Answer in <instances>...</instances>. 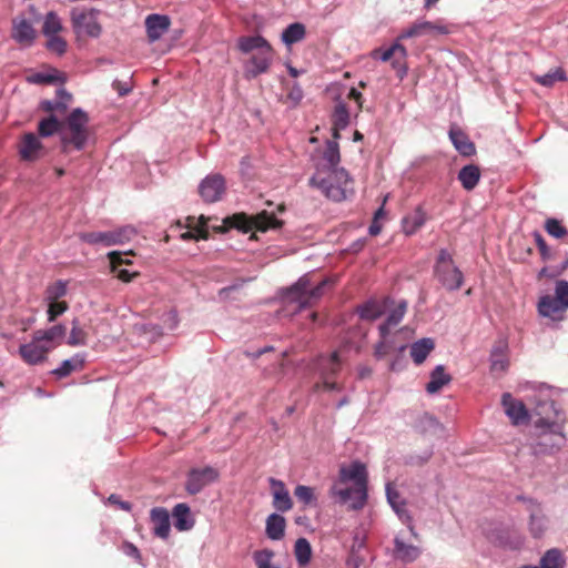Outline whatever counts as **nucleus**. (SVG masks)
<instances>
[{
  "label": "nucleus",
  "instance_id": "f03ea898",
  "mask_svg": "<svg viewBox=\"0 0 568 568\" xmlns=\"http://www.w3.org/2000/svg\"><path fill=\"white\" fill-rule=\"evenodd\" d=\"M315 172L310 179V185L321 191L328 200L342 202L352 191L353 180L348 172L339 168L341 153L336 141H326L323 149H317L311 156Z\"/></svg>",
  "mask_w": 568,
  "mask_h": 568
},
{
  "label": "nucleus",
  "instance_id": "20e7f679",
  "mask_svg": "<svg viewBox=\"0 0 568 568\" xmlns=\"http://www.w3.org/2000/svg\"><path fill=\"white\" fill-rule=\"evenodd\" d=\"M329 284L331 281L328 278H323L314 284L312 276L304 274L296 283L286 288L284 298L288 305L293 306L294 313L301 312L320 301Z\"/></svg>",
  "mask_w": 568,
  "mask_h": 568
},
{
  "label": "nucleus",
  "instance_id": "4be33fe9",
  "mask_svg": "<svg viewBox=\"0 0 568 568\" xmlns=\"http://www.w3.org/2000/svg\"><path fill=\"white\" fill-rule=\"evenodd\" d=\"M273 494V506L277 511H288L292 506V498L284 483L280 479L271 477L268 479Z\"/></svg>",
  "mask_w": 568,
  "mask_h": 568
},
{
  "label": "nucleus",
  "instance_id": "dca6fc26",
  "mask_svg": "<svg viewBox=\"0 0 568 568\" xmlns=\"http://www.w3.org/2000/svg\"><path fill=\"white\" fill-rule=\"evenodd\" d=\"M224 192L225 180L221 174L207 175L199 185V193L206 203L220 201Z\"/></svg>",
  "mask_w": 568,
  "mask_h": 568
},
{
  "label": "nucleus",
  "instance_id": "9d476101",
  "mask_svg": "<svg viewBox=\"0 0 568 568\" xmlns=\"http://www.w3.org/2000/svg\"><path fill=\"white\" fill-rule=\"evenodd\" d=\"M318 368L322 376V384H316L315 388L318 392H342V386L331 381V377L335 375L341 368V359L338 352H333L329 356H322L318 362Z\"/></svg>",
  "mask_w": 568,
  "mask_h": 568
},
{
  "label": "nucleus",
  "instance_id": "1a4fd4ad",
  "mask_svg": "<svg viewBox=\"0 0 568 568\" xmlns=\"http://www.w3.org/2000/svg\"><path fill=\"white\" fill-rule=\"evenodd\" d=\"M135 235V227L124 225L111 231L80 233L79 239L91 245L113 246L130 242Z\"/></svg>",
  "mask_w": 568,
  "mask_h": 568
},
{
  "label": "nucleus",
  "instance_id": "ea45409f",
  "mask_svg": "<svg viewBox=\"0 0 568 568\" xmlns=\"http://www.w3.org/2000/svg\"><path fill=\"white\" fill-rule=\"evenodd\" d=\"M239 50L243 53H250L254 50H270L271 44L262 36L242 37L237 41Z\"/></svg>",
  "mask_w": 568,
  "mask_h": 568
},
{
  "label": "nucleus",
  "instance_id": "69168bd1",
  "mask_svg": "<svg viewBox=\"0 0 568 568\" xmlns=\"http://www.w3.org/2000/svg\"><path fill=\"white\" fill-rule=\"evenodd\" d=\"M287 98L294 103V104H297L301 102V100L303 99V90L302 88L300 87V84L297 82H295L292 87V89L290 90L288 94H287Z\"/></svg>",
  "mask_w": 568,
  "mask_h": 568
},
{
  "label": "nucleus",
  "instance_id": "412c9836",
  "mask_svg": "<svg viewBox=\"0 0 568 568\" xmlns=\"http://www.w3.org/2000/svg\"><path fill=\"white\" fill-rule=\"evenodd\" d=\"M273 50L260 51L256 54H253L251 59L245 64V74L246 78H256L257 75L265 73L272 62Z\"/></svg>",
  "mask_w": 568,
  "mask_h": 568
},
{
  "label": "nucleus",
  "instance_id": "4d7b16f0",
  "mask_svg": "<svg viewBox=\"0 0 568 568\" xmlns=\"http://www.w3.org/2000/svg\"><path fill=\"white\" fill-rule=\"evenodd\" d=\"M68 344L71 346L84 345L85 344V334L79 327V321L73 320L72 328L68 338Z\"/></svg>",
  "mask_w": 568,
  "mask_h": 568
},
{
  "label": "nucleus",
  "instance_id": "a19ab883",
  "mask_svg": "<svg viewBox=\"0 0 568 568\" xmlns=\"http://www.w3.org/2000/svg\"><path fill=\"white\" fill-rule=\"evenodd\" d=\"M381 339L376 343L374 347V357L378 361L383 359L385 356L390 354L393 351H398L399 353L404 352L406 346L400 345L396 347L395 343L389 336V333H386L384 335H379Z\"/></svg>",
  "mask_w": 568,
  "mask_h": 568
},
{
  "label": "nucleus",
  "instance_id": "3c124183",
  "mask_svg": "<svg viewBox=\"0 0 568 568\" xmlns=\"http://www.w3.org/2000/svg\"><path fill=\"white\" fill-rule=\"evenodd\" d=\"M294 495L305 506H315L316 497L314 488L305 485H297L294 489Z\"/></svg>",
  "mask_w": 568,
  "mask_h": 568
},
{
  "label": "nucleus",
  "instance_id": "680f3d73",
  "mask_svg": "<svg viewBox=\"0 0 568 568\" xmlns=\"http://www.w3.org/2000/svg\"><path fill=\"white\" fill-rule=\"evenodd\" d=\"M163 324L170 331L175 329L178 327V325H179L178 312L174 311V310H171V311L166 312L163 315Z\"/></svg>",
  "mask_w": 568,
  "mask_h": 568
},
{
  "label": "nucleus",
  "instance_id": "cd10ccee",
  "mask_svg": "<svg viewBox=\"0 0 568 568\" xmlns=\"http://www.w3.org/2000/svg\"><path fill=\"white\" fill-rule=\"evenodd\" d=\"M67 334V326L63 324L53 325L47 329H38L34 332L37 341L42 342L44 345H52V348L57 343L61 342Z\"/></svg>",
  "mask_w": 568,
  "mask_h": 568
},
{
  "label": "nucleus",
  "instance_id": "603ef678",
  "mask_svg": "<svg viewBox=\"0 0 568 568\" xmlns=\"http://www.w3.org/2000/svg\"><path fill=\"white\" fill-rule=\"evenodd\" d=\"M274 555V551L271 549H262L253 554V559L257 568H280L272 564Z\"/></svg>",
  "mask_w": 568,
  "mask_h": 568
},
{
  "label": "nucleus",
  "instance_id": "58836bf2",
  "mask_svg": "<svg viewBox=\"0 0 568 568\" xmlns=\"http://www.w3.org/2000/svg\"><path fill=\"white\" fill-rule=\"evenodd\" d=\"M507 346L500 344L495 346L490 353V371L493 373H504L509 366V359L506 354Z\"/></svg>",
  "mask_w": 568,
  "mask_h": 568
},
{
  "label": "nucleus",
  "instance_id": "bf43d9fd",
  "mask_svg": "<svg viewBox=\"0 0 568 568\" xmlns=\"http://www.w3.org/2000/svg\"><path fill=\"white\" fill-rule=\"evenodd\" d=\"M54 101L60 106V114H63L68 110V108L72 101V95L65 89L60 88L57 90Z\"/></svg>",
  "mask_w": 568,
  "mask_h": 568
},
{
  "label": "nucleus",
  "instance_id": "6e6552de",
  "mask_svg": "<svg viewBox=\"0 0 568 568\" xmlns=\"http://www.w3.org/2000/svg\"><path fill=\"white\" fill-rule=\"evenodd\" d=\"M352 481L357 487V498L355 507H365L368 498V474L366 466L359 462H352L349 465L339 467L338 483L347 484Z\"/></svg>",
  "mask_w": 568,
  "mask_h": 568
},
{
  "label": "nucleus",
  "instance_id": "72a5a7b5",
  "mask_svg": "<svg viewBox=\"0 0 568 568\" xmlns=\"http://www.w3.org/2000/svg\"><path fill=\"white\" fill-rule=\"evenodd\" d=\"M449 139L455 146V149L463 156H471L476 152L475 144L469 140V138L462 131L452 129L449 131Z\"/></svg>",
  "mask_w": 568,
  "mask_h": 568
},
{
  "label": "nucleus",
  "instance_id": "f704fd0d",
  "mask_svg": "<svg viewBox=\"0 0 568 568\" xmlns=\"http://www.w3.org/2000/svg\"><path fill=\"white\" fill-rule=\"evenodd\" d=\"M480 176V170L476 164H467L460 169L457 179L465 190L471 191L479 183Z\"/></svg>",
  "mask_w": 568,
  "mask_h": 568
},
{
  "label": "nucleus",
  "instance_id": "7ed1b4c3",
  "mask_svg": "<svg viewBox=\"0 0 568 568\" xmlns=\"http://www.w3.org/2000/svg\"><path fill=\"white\" fill-rule=\"evenodd\" d=\"M89 115L81 109H73L69 115L62 120L61 129V151L69 153L72 150L82 151L89 140Z\"/></svg>",
  "mask_w": 568,
  "mask_h": 568
},
{
  "label": "nucleus",
  "instance_id": "bb28decb",
  "mask_svg": "<svg viewBox=\"0 0 568 568\" xmlns=\"http://www.w3.org/2000/svg\"><path fill=\"white\" fill-rule=\"evenodd\" d=\"M329 496L335 499V501L339 505H348V509L351 510H361L364 507H355L356 498H357V487L354 486L352 488H341L335 483L329 488Z\"/></svg>",
  "mask_w": 568,
  "mask_h": 568
},
{
  "label": "nucleus",
  "instance_id": "473e14b6",
  "mask_svg": "<svg viewBox=\"0 0 568 568\" xmlns=\"http://www.w3.org/2000/svg\"><path fill=\"white\" fill-rule=\"evenodd\" d=\"M427 220V214L419 205L410 214L403 219V231L407 235L415 234Z\"/></svg>",
  "mask_w": 568,
  "mask_h": 568
},
{
  "label": "nucleus",
  "instance_id": "0e129e2a",
  "mask_svg": "<svg viewBox=\"0 0 568 568\" xmlns=\"http://www.w3.org/2000/svg\"><path fill=\"white\" fill-rule=\"evenodd\" d=\"M40 108L45 111V112H49L51 114H54L58 116V114H60V106L59 104L54 101V99L52 100H43L41 101L40 103Z\"/></svg>",
  "mask_w": 568,
  "mask_h": 568
},
{
  "label": "nucleus",
  "instance_id": "c9c22d12",
  "mask_svg": "<svg viewBox=\"0 0 568 568\" xmlns=\"http://www.w3.org/2000/svg\"><path fill=\"white\" fill-rule=\"evenodd\" d=\"M435 343L429 337L420 338L410 345V357L416 365L425 362L429 353L434 349Z\"/></svg>",
  "mask_w": 568,
  "mask_h": 568
},
{
  "label": "nucleus",
  "instance_id": "2f4dec72",
  "mask_svg": "<svg viewBox=\"0 0 568 568\" xmlns=\"http://www.w3.org/2000/svg\"><path fill=\"white\" fill-rule=\"evenodd\" d=\"M452 381V376L446 373L444 365H437L429 375V382L426 384V392L428 394H435L439 392L444 386L448 385Z\"/></svg>",
  "mask_w": 568,
  "mask_h": 568
},
{
  "label": "nucleus",
  "instance_id": "ddd939ff",
  "mask_svg": "<svg viewBox=\"0 0 568 568\" xmlns=\"http://www.w3.org/2000/svg\"><path fill=\"white\" fill-rule=\"evenodd\" d=\"M449 32L447 26L439 21L432 22L427 20H416L408 28L404 29L398 36V40L412 38H423L433 34H447Z\"/></svg>",
  "mask_w": 568,
  "mask_h": 568
},
{
  "label": "nucleus",
  "instance_id": "37998d69",
  "mask_svg": "<svg viewBox=\"0 0 568 568\" xmlns=\"http://www.w3.org/2000/svg\"><path fill=\"white\" fill-rule=\"evenodd\" d=\"M62 121L55 114H50L48 118L42 119L38 124L39 136L49 138L54 133L59 134L61 139Z\"/></svg>",
  "mask_w": 568,
  "mask_h": 568
},
{
  "label": "nucleus",
  "instance_id": "e2e57ef3",
  "mask_svg": "<svg viewBox=\"0 0 568 568\" xmlns=\"http://www.w3.org/2000/svg\"><path fill=\"white\" fill-rule=\"evenodd\" d=\"M394 57V52L392 45L387 49H375L372 52V58L375 60H381L383 62L389 61Z\"/></svg>",
  "mask_w": 568,
  "mask_h": 568
},
{
  "label": "nucleus",
  "instance_id": "f257e3e1",
  "mask_svg": "<svg viewBox=\"0 0 568 568\" xmlns=\"http://www.w3.org/2000/svg\"><path fill=\"white\" fill-rule=\"evenodd\" d=\"M526 389V400L531 406L530 409L510 393L501 396L504 412L514 425L528 424L534 416L538 417L535 426H559L565 423L564 413L554 399L552 387L542 383H530Z\"/></svg>",
  "mask_w": 568,
  "mask_h": 568
},
{
  "label": "nucleus",
  "instance_id": "393cba45",
  "mask_svg": "<svg viewBox=\"0 0 568 568\" xmlns=\"http://www.w3.org/2000/svg\"><path fill=\"white\" fill-rule=\"evenodd\" d=\"M150 518L153 534L161 539H168L171 530L169 511L163 507H154L151 509Z\"/></svg>",
  "mask_w": 568,
  "mask_h": 568
},
{
  "label": "nucleus",
  "instance_id": "f3484780",
  "mask_svg": "<svg viewBox=\"0 0 568 568\" xmlns=\"http://www.w3.org/2000/svg\"><path fill=\"white\" fill-rule=\"evenodd\" d=\"M386 497L392 509L396 513L402 523L406 524L410 534L417 537L413 525V518L406 508V501L400 498L398 491L393 487L390 483L386 484Z\"/></svg>",
  "mask_w": 568,
  "mask_h": 568
},
{
  "label": "nucleus",
  "instance_id": "a18cd8bd",
  "mask_svg": "<svg viewBox=\"0 0 568 568\" xmlns=\"http://www.w3.org/2000/svg\"><path fill=\"white\" fill-rule=\"evenodd\" d=\"M294 555H295L296 561L298 562V565L301 567L306 566L311 561L312 546L306 538L301 537L295 541Z\"/></svg>",
  "mask_w": 568,
  "mask_h": 568
},
{
  "label": "nucleus",
  "instance_id": "8fccbe9b",
  "mask_svg": "<svg viewBox=\"0 0 568 568\" xmlns=\"http://www.w3.org/2000/svg\"><path fill=\"white\" fill-rule=\"evenodd\" d=\"M62 29V23L58 14L53 11L47 13L43 22L42 32L45 37L55 36Z\"/></svg>",
  "mask_w": 568,
  "mask_h": 568
},
{
  "label": "nucleus",
  "instance_id": "13d9d810",
  "mask_svg": "<svg viewBox=\"0 0 568 568\" xmlns=\"http://www.w3.org/2000/svg\"><path fill=\"white\" fill-rule=\"evenodd\" d=\"M349 115L345 105L339 104L335 108L334 125L336 129H345L348 125Z\"/></svg>",
  "mask_w": 568,
  "mask_h": 568
},
{
  "label": "nucleus",
  "instance_id": "6ab92c4d",
  "mask_svg": "<svg viewBox=\"0 0 568 568\" xmlns=\"http://www.w3.org/2000/svg\"><path fill=\"white\" fill-rule=\"evenodd\" d=\"M541 432L538 435V442L535 445V453L550 454L558 449L565 443V435L561 434L559 428H539Z\"/></svg>",
  "mask_w": 568,
  "mask_h": 568
},
{
  "label": "nucleus",
  "instance_id": "2eb2a0df",
  "mask_svg": "<svg viewBox=\"0 0 568 568\" xmlns=\"http://www.w3.org/2000/svg\"><path fill=\"white\" fill-rule=\"evenodd\" d=\"M518 498L527 503V510L529 511L528 528L531 536L535 538L541 537L548 528V518L540 504L530 498Z\"/></svg>",
  "mask_w": 568,
  "mask_h": 568
},
{
  "label": "nucleus",
  "instance_id": "a211bd4d",
  "mask_svg": "<svg viewBox=\"0 0 568 568\" xmlns=\"http://www.w3.org/2000/svg\"><path fill=\"white\" fill-rule=\"evenodd\" d=\"M51 349L52 345H44L33 335L31 342L20 345L19 354L27 364L38 365L45 361L47 354Z\"/></svg>",
  "mask_w": 568,
  "mask_h": 568
},
{
  "label": "nucleus",
  "instance_id": "4c0bfd02",
  "mask_svg": "<svg viewBox=\"0 0 568 568\" xmlns=\"http://www.w3.org/2000/svg\"><path fill=\"white\" fill-rule=\"evenodd\" d=\"M85 363L84 354H75L71 358L64 359L59 367L52 371V373L59 377L63 378L69 376L71 373L80 371L83 368Z\"/></svg>",
  "mask_w": 568,
  "mask_h": 568
},
{
  "label": "nucleus",
  "instance_id": "4468645a",
  "mask_svg": "<svg viewBox=\"0 0 568 568\" xmlns=\"http://www.w3.org/2000/svg\"><path fill=\"white\" fill-rule=\"evenodd\" d=\"M18 153L21 160L27 162H34L45 154V148L42 144L40 136L33 132L24 133L18 145Z\"/></svg>",
  "mask_w": 568,
  "mask_h": 568
},
{
  "label": "nucleus",
  "instance_id": "39448f33",
  "mask_svg": "<svg viewBox=\"0 0 568 568\" xmlns=\"http://www.w3.org/2000/svg\"><path fill=\"white\" fill-rule=\"evenodd\" d=\"M537 311L541 317L554 322H560L565 318L568 311V281L558 280L555 284V294H545L539 297Z\"/></svg>",
  "mask_w": 568,
  "mask_h": 568
},
{
  "label": "nucleus",
  "instance_id": "a878e982",
  "mask_svg": "<svg viewBox=\"0 0 568 568\" xmlns=\"http://www.w3.org/2000/svg\"><path fill=\"white\" fill-rule=\"evenodd\" d=\"M173 524L176 530L187 531L195 525V519L191 513L190 506L185 503L176 504L172 510Z\"/></svg>",
  "mask_w": 568,
  "mask_h": 568
},
{
  "label": "nucleus",
  "instance_id": "5fc2aeb1",
  "mask_svg": "<svg viewBox=\"0 0 568 568\" xmlns=\"http://www.w3.org/2000/svg\"><path fill=\"white\" fill-rule=\"evenodd\" d=\"M48 303V322L52 323L54 322L60 315L65 313L69 308V305L64 301H57V302H47Z\"/></svg>",
  "mask_w": 568,
  "mask_h": 568
},
{
  "label": "nucleus",
  "instance_id": "c85d7f7f",
  "mask_svg": "<svg viewBox=\"0 0 568 568\" xmlns=\"http://www.w3.org/2000/svg\"><path fill=\"white\" fill-rule=\"evenodd\" d=\"M422 554L420 548L404 542L399 537L394 539V557L405 564L415 561Z\"/></svg>",
  "mask_w": 568,
  "mask_h": 568
},
{
  "label": "nucleus",
  "instance_id": "79ce46f5",
  "mask_svg": "<svg viewBox=\"0 0 568 568\" xmlns=\"http://www.w3.org/2000/svg\"><path fill=\"white\" fill-rule=\"evenodd\" d=\"M108 257L111 263L112 272L116 273L118 278L121 280L122 282L128 283L136 275V273H131L126 268L118 270L119 265L130 263L129 260L123 258V255L121 253L113 251L108 254Z\"/></svg>",
  "mask_w": 568,
  "mask_h": 568
},
{
  "label": "nucleus",
  "instance_id": "774afa93",
  "mask_svg": "<svg viewBox=\"0 0 568 568\" xmlns=\"http://www.w3.org/2000/svg\"><path fill=\"white\" fill-rule=\"evenodd\" d=\"M402 40H398V38L395 40V42L392 44V49L394 52V55L399 57L402 60H405L407 58V49L400 43Z\"/></svg>",
  "mask_w": 568,
  "mask_h": 568
},
{
  "label": "nucleus",
  "instance_id": "5701e85b",
  "mask_svg": "<svg viewBox=\"0 0 568 568\" xmlns=\"http://www.w3.org/2000/svg\"><path fill=\"white\" fill-rule=\"evenodd\" d=\"M393 302L386 297L383 300H369L357 308L362 320L375 321L386 313Z\"/></svg>",
  "mask_w": 568,
  "mask_h": 568
},
{
  "label": "nucleus",
  "instance_id": "aec40b11",
  "mask_svg": "<svg viewBox=\"0 0 568 568\" xmlns=\"http://www.w3.org/2000/svg\"><path fill=\"white\" fill-rule=\"evenodd\" d=\"M169 16L152 13L145 18L146 34L150 42L160 40L170 29Z\"/></svg>",
  "mask_w": 568,
  "mask_h": 568
},
{
  "label": "nucleus",
  "instance_id": "f8f14e48",
  "mask_svg": "<svg viewBox=\"0 0 568 568\" xmlns=\"http://www.w3.org/2000/svg\"><path fill=\"white\" fill-rule=\"evenodd\" d=\"M219 470L212 466L203 468H192L186 475L185 490L190 495H196L206 486L213 484L219 478Z\"/></svg>",
  "mask_w": 568,
  "mask_h": 568
},
{
  "label": "nucleus",
  "instance_id": "7c9ffc66",
  "mask_svg": "<svg viewBox=\"0 0 568 568\" xmlns=\"http://www.w3.org/2000/svg\"><path fill=\"white\" fill-rule=\"evenodd\" d=\"M286 520L276 513L271 514L266 518L265 534L271 540H281L285 535Z\"/></svg>",
  "mask_w": 568,
  "mask_h": 568
},
{
  "label": "nucleus",
  "instance_id": "49530a36",
  "mask_svg": "<svg viewBox=\"0 0 568 568\" xmlns=\"http://www.w3.org/2000/svg\"><path fill=\"white\" fill-rule=\"evenodd\" d=\"M68 292V283L62 280H58L54 283L47 286L44 291V302H57L64 297Z\"/></svg>",
  "mask_w": 568,
  "mask_h": 568
},
{
  "label": "nucleus",
  "instance_id": "9b49d317",
  "mask_svg": "<svg viewBox=\"0 0 568 568\" xmlns=\"http://www.w3.org/2000/svg\"><path fill=\"white\" fill-rule=\"evenodd\" d=\"M99 11L91 9L89 11L73 9L71 11V22L74 31L78 34H85L91 38L100 37L102 27L98 22Z\"/></svg>",
  "mask_w": 568,
  "mask_h": 568
},
{
  "label": "nucleus",
  "instance_id": "423d86ee",
  "mask_svg": "<svg viewBox=\"0 0 568 568\" xmlns=\"http://www.w3.org/2000/svg\"><path fill=\"white\" fill-rule=\"evenodd\" d=\"M229 227L237 229L244 233L253 230L266 232L268 230H276L282 226L280 221L273 213L263 211L256 215H247L244 213L234 214L233 216L224 220Z\"/></svg>",
  "mask_w": 568,
  "mask_h": 568
},
{
  "label": "nucleus",
  "instance_id": "de8ad7c7",
  "mask_svg": "<svg viewBox=\"0 0 568 568\" xmlns=\"http://www.w3.org/2000/svg\"><path fill=\"white\" fill-rule=\"evenodd\" d=\"M567 79L566 72L561 68L551 70L542 75H535L534 80L547 88L552 87L556 82L565 81Z\"/></svg>",
  "mask_w": 568,
  "mask_h": 568
},
{
  "label": "nucleus",
  "instance_id": "0eeeda50",
  "mask_svg": "<svg viewBox=\"0 0 568 568\" xmlns=\"http://www.w3.org/2000/svg\"><path fill=\"white\" fill-rule=\"evenodd\" d=\"M434 275L436 280L449 292L459 290L464 284V274L455 264L452 254L442 248L438 253Z\"/></svg>",
  "mask_w": 568,
  "mask_h": 568
},
{
  "label": "nucleus",
  "instance_id": "09e8293b",
  "mask_svg": "<svg viewBox=\"0 0 568 568\" xmlns=\"http://www.w3.org/2000/svg\"><path fill=\"white\" fill-rule=\"evenodd\" d=\"M565 560L558 549H549L540 559V568H564Z\"/></svg>",
  "mask_w": 568,
  "mask_h": 568
},
{
  "label": "nucleus",
  "instance_id": "b1692460",
  "mask_svg": "<svg viewBox=\"0 0 568 568\" xmlns=\"http://www.w3.org/2000/svg\"><path fill=\"white\" fill-rule=\"evenodd\" d=\"M12 38L22 45H31L36 38L32 23L26 18H17L12 22Z\"/></svg>",
  "mask_w": 568,
  "mask_h": 568
},
{
  "label": "nucleus",
  "instance_id": "864d4df0",
  "mask_svg": "<svg viewBox=\"0 0 568 568\" xmlns=\"http://www.w3.org/2000/svg\"><path fill=\"white\" fill-rule=\"evenodd\" d=\"M545 230L555 239H561L568 234L567 229L560 223V221L554 217L546 220Z\"/></svg>",
  "mask_w": 568,
  "mask_h": 568
},
{
  "label": "nucleus",
  "instance_id": "338daca9",
  "mask_svg": "<svg viewBox=\"0 0 568 568\" xmlns=\"http://www.w3.org/2000/svg\"><path fill=\"white\" fill-rule=\"evenodd\" d=\"M108 501L110 504L116 505L120 509L130 511L132 509V506L129 501L121 500L120 497L115 494H111L108 497Z\"/></svg>",
  "mask_w": 568,
  "mask_h": 568
},
{
  "label": "nucleus",
  "instance_id": "c756f323",
  "mask_svg": "<svg viewBox=\"0 0 568 568\" xmlns=\"http://www.w3.org/2000/svg\"><path fill=\"white\" fill-rule=\"evenodd\" d=\"M187 227L194 229V231H186L180 235V237L184 241L190 240H206L209 236V232L206 230L209 219L201 215L200 217H189Z\"/></svg>",
  "mask_w": 568,
  "mask_h": 568
},
{
  "label": "nucleus",
  "instance_id": "6e6d98bb",
  "mask_svg": "<svg viewBox=\"0 0 568 568\" xmlns=\"http://www.w3.org/2000/svg\"><path fill=\"white\" fill-rule=\"evenodd\" d=\"M47 49L57 55H62L67 51V42L59 34L48 37Z\"/></svg>",
  "mask_w": 568,
  "mask_h": 568
},
{
  "label": "nucleus",
  "instance_id": "e433bc0d",
  "mask_svg": "<svg viewBox=\"0 0 568 568\" xmlns=\"http://www.w3.org/2000/svg\"><path fill=\"white\" fill-rule=\"evenodd\" d=\"M407 311V302L399 301L398 304L389 311L386 321L378 326L379 335L389 333L390 327L398 325Z\"/></svg>",
  "mask_w": 568,
  "mask_h": 568
},
{
  "label": "nucleus",
  "instance_id": "052dcab7",
  "mask_svg": "<svg viewBox=\"0 0 568 568\" xmlns=\"http://www.w3.org/2000/svg\"><path fill=\"white\" fill-rule=\"evenodd\" d=\"M29 83L33 84H44L52 83L55 80V77L51 73L37 72L27 78Z\"/></svg>",
  "mask_w": 568,
  "mask_h": 568
},
{
  "label": "nucleus",
  "instance_id": "c03bdc74",
  "mask_svg": "<svg viewBox=\"0 0 568 568\" xmlns=\"http://www.w3.org/2000/svg\"><path fill=\"white\" fill-rule=\"evenodd\" d=\"M305 38V26L300 22H294L287 26L282 32V41L286 45H292Z\"/></svg>",
  "mask_w": 568,
  "mask_h": 568
}]
</instances>
